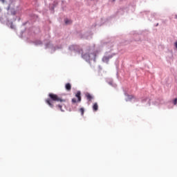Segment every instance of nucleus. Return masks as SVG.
Listing matches in <instances>:
<instances>
[{"instance_id":"obj_4","label":"nucleus","mask_w":177,"mask_h":177,"mask_svg":"<svg viewBox=\"0 0 177 177\" xmlns=\"http://www.w3.org/2000/svg\"><path fill=\"white\" fill-rule=\"evenodd\" d=\"M75 96L77 97V102H81V91H77Z\"/></svg>"},{"instance_id":"obj_5","label":"nucleus","mask_w":177,"mask_h":177,"mask_svg":"<svg viewBox=\"0 0 177 177\" xmlns=\"http://www.w3.org/2000/svg\"><path fill=\"white\" fill-rule=\"evenodd\" d=\"M65 88H66V91H71V84L70 83H67L65 85Z\"/></svg>"},{"instance_id":"obj_11","label":"nucleus","mask_w":177,"mask_h":177,"mask_svg":"<svg viewBox=\"0 0 177 177\" xmlns=\"http://www.w3.org/2000/svg\"><path fill=\"white\" fill-rule=\"evenodd\" d=\"M77 48V46H71L70 47L71 50H73V49H75Z\"/></svg>"},{"instance_id":"obj_3","label":"nucleus","mask_w":177,"mask_h":177,"mask_svg":"<svg viewBox=\"0 0 177 177\" xmlns=\"http://www.w3.org/2000/svg\"><path fill=\"white\" fill-rule=\"evenodd\" d=\"M93 111H97V110H99V105H97V102L93 104Z\"/></svg>"},{"instance_id":"obj_1","label":"nucleus","mask_w":177,"mask_h":177,"mask_svg":"<svg viewBox=\"0 0 177 177\" xmlns=\"http://www.w3.org/2000/svg\"><path fill=\"white\" fill-rule=\"evenodd\" d=\"M48 97L50 99L46 100V103L48 104L51 109H53V102H60L61 103L66 102V100L62 98V97L52 93L48 94Z\"/></svg>"},{"instance_id":"obj_19","label":"nucleus","mask_w":177,"mask_h":177,"mask_svg":"<svg viewBox=\"0 0 177 177\" xmlns=\"http://www.w3.org/2000/svg\"><path fill=\"white\" fill-rule=\"evenodd\" d=\"M113 1H115V0H113Z\"/></svg>"},{"instance_id":"obj_10","label":"nucleus","mask_w":177,"mask_h":177,"mask_svg":"<svg viewBox=\"0 0 177 177\" xmlns=\"http://www.w3.org/2000/svg\"><path fill=\"white\" fill-rule=\"evenodd\" d=\"M83 59H86V57H89V55L88 54H86L84 55H82Z\"/></svg>"},{"instance_id":"obj_16","label":"nucleus","mask_w":177,"mask_h":177,"mask_svg":"<svg viewBox=\"0 0 177 177\" xmlns=\"http://www.w3.org/2000/svg\"><path fill=\"white\" fill-rule=\"evenodd\" d=\"M174 45H175V47H176V49H177V41L175 42Z\"/></svg>"},{"instance_id":"obj_2","label":"nucleus","mask_w":177,"mask_h":177,"mask_svg":"<svg viewBox=\"0 0 177 177\" xmlns=\"http://www.w3.org/2000/svg\"><path fill=\"white\" fill-rule=\"evenodd\" d=\"M112 57H113V55L104 56L102 58V61L104 62V63H109V60H110V59H111Z\"/></svg>"},{"instance_id":"obj_9","label":"nucleus","mask_w":177,"mask_h":177,"mask_svg":"<svg viewBox=\"0 0 177 177\" xmlns=\"http://www.w3.org/2000/svg\"><path fill=\"white\" fill-rule=\"evenodd\" d=\"M132 99H135L133 95H129V100H132Z\"/></svg>"},{"instance_id":"obj_14","label":"nucleus","mask_w":177,"mask_h":177,"mask_svg":"<svg viewBox=\"0 0 177 177\" xmlns=\"http://www.w3.org/2000/svg\"><path fill=\"white\" fill-rule=\"evenodd\" d=\"M10 28H12V30H14L15 28V25L13 24H11L10 25Z\"/></svg>"},{"instance_id":"obj_17","label":"nucleus","mask_w":177,"mask_h":177,"mask_svg":"<svg viewBox=\"0 0 177 177\" xmlns=\"http://www.w3.org/2000/svg\"><path fill=\"white\" fill-rule=\"evenodd\" d=\"M2 12V9H1V8H0V12Z\"/></svg>"},{"instance_id":"obj_7","label":"nucleus","mask_w":177,"mask_h":177,"mask_svg":"<svg viewBox=\"0 0 177 177\" xmlns=\"http://www.w3.org/2000/svg\"><path fill=\"white\" fill-rule=\"evenodd\" d=\"M80 113H81V115H84V113H85V109H84V108H81V109H80Z\"/></svg>"},{"instance_id":"obj_15","label":"nucleus","mask_w":177,"mask_h":177,"mask_svg":"<svg viewBox=\"0 0 177 177\" xmlns=\"http://www.w3.org/2000/svg\"><path fill=\"white\" fill-rule=\"evenodd\" d=\"M58 107H59V109L61 110V111H63V110L62 109V105H58Z\"/></svg>"},{"instance_id":"obj_6","label":"nucleus","mask_w":177,"mask_h":177,"mask_svg":"<svg viewBox=\"0 0 177 177\" xmlns=\"http://www.w3.org/2000/svg\"><path fill=\"white\" fill-rule=\"evenodd\" d=\"M86 97L89 100V102L93 99V97H92L89 93L86 94Z\"/></svg>"},{"instance_id":"obj_12","label":"nucleus","mask_w":177,"mask_h":177,"mask_svg":"<svg viewBox=\"0 0 177 177\" xmlns=\"http://www.w3.org/2000/svg\"><path fill=\"white\" fill-rule=\"evenodd\" d=\"M72 102H73V103H77V99L73 98V99H72Z\"/></svg>"},{"instance_id":"obj_8","label":"nucleus","mask_w":177,"mask_h":177,"mask_svg":"<svg viewBox=\"0 0 177 177\" xmlns=\"http://www.w3.org/2000/svg\"><path fill=\"white\" fill-rule=\"evenodd\" d=\"M65 24H71V21L70 19H65Z\"/></svg>"},{"instance_id":"obj_13","label":"nucleus","mask_w":177,"mask_h":177,"mask_svg":"<svg viewBox=\"0 0 177 177\" xmlns=\"http://www.w3.org/2000/svg\"><path fill=\"white\" fill-rule=\"evenodd\" d=\"M174 104L175 106H176V104H177V98H176V99L174 100Z\"/></svg>"},{"instance_id":"obj_18","label":"nucleus","mask_w":177,"mask_h":177,"mask_svg":"<svg viewBox=\"0 0 177 177\" xmlns=\"http://www.w3.org/2000/svg\"><path fill=\"white\" fill-rule=\"evenodd\" d=\"M176 19H177V15H176Z\"/></svg>"}]
</instances>
